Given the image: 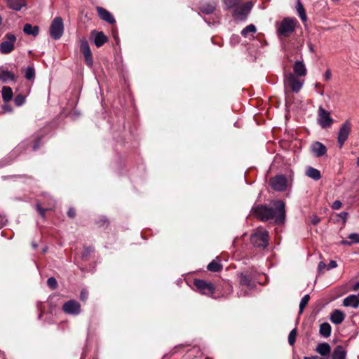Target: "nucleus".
<instances>
[{"label": "nucleus", "instance_id": "nucleus-19", "mask_svg": "<svg viewBox=\"0 0 359 359\" xmlns=\"http://www.w3.org/2000/svg\"><path fill=\"white\" fill-rule=\"evenodd\" d=\"M343 305L344 306H350L354 309H357L359 306L358 296H356L355 294H351L348 296L344 299Z\"/></svg>", "mask_w": 359, "mask_h": 359}, {"label": "nucleus", "instance_id": "nucleus-40", "mask_svg": "<svg viewBox=\"0 0 359 359\" xmlns=\"http://www.w3.org/2000/svg\"><path fill=\"white\" fill-rule=\"evenodd\" d=\"M348 238L351 240V244L353 243H359V234L358 233H351Z\"/></svg>", "mask_w": 359, "mask_h": 359}, {"label": "nucleus", "instance_id": "nucleus-43", "mask_svg": "<svg viewBox=\"0 0 359 359\" xmlns=\"http://www.w3.org/2000/svg\"><path fill=\"white\" fill-rule=\"evenodd\" d=\"M341 205H342L341 202L339 200H336L333 202V203L332 205V208L333 210H339V208H341Z\"/></svg>", "mask_w": 359, "mask_h": 359}, {"label": "nucleus", "instance_id": "nucleus-26", "mask_svg": "<svg viewBox=\"0 0 359 359\" xmlns=\"http://www.w3.org/2000/svg\"><path fill=\"white\" fill-rule=\"evenodd\" d=\"M240 284L242 285H245L248 288H252L253 287V283L252 281V277L250 275L241 273L240 274Z\"/></svg>", "mask_w": 359, "mask_h": 359}, {"label": "nucleus", "instance_id": "nucleus-23", "mask_svg": "<svg viewBox=\"0 0 359 359\" xmlns=\"http://www.w3.org/2000/svg\"><path fill=\"white\" fill-rule=\"evenodd\" d=\"M346 351L341 346L338 345L334 349L332 354V359H346Z\"/></svg>", "mask_w": 359, "mask_h": 359}, {"label": "nucleus", "instance_id": "nucleus-42", "mask_svg": "<svg viewBox=\"0 0 359 359\" xmlns=\"http://www.w3.org/2000/svg\"><path fill=\"white\" fill-rule=\"evenodd\" d=\"M88 297V292L86 290H82L80 294V299L83 302H86Z\"/></svg>", "mask_w": 359, "mask_h": 359}, {"label": "nucleus", "instance_id": "nucleus-56", "mask_svg": "<svg viewBox=\"0 0 359 359\" xmlns=\"http://www.w3.org/2000/svg\"><path fill=\"white\" fill-rule=\"evenodd\" d=\"M32 247L36 249L37 248V245L36 243H32Z\"/></svg>", "mask_w": 359, "mask_h": 359}, {"label": "nucleus", "instance_id": "nucleus-51", "mask_svg": "<svg viewBox=\"0 0 359 359\" xmlns=\"http://www.w3.org/2000/svg\"><path fill=\"white\" fill-rule=\"evenodd\" d=\"M304 359H323V358H321V357H319L318 355H313V356H311V357H304Z\"/></svg>", "mask_w": 359, "mask_h": 359}, {"label": "nucleus", "instance_id": "nucleus-9", "mask_svg": "<svg viewBox=\"0 0 359 359\" xmlns=\"http://www.w3.org/2000/svg\"><path fill=\"white\" fill-rule=\"evenodd\" d=\"M351 130V123L347 120L340 127L338 133L337 142L339 148H341L347 140Z\"/></svg>", "mask_w": 359, "mask_h": 359}, {"label": "nucleus", "instance_id": "nucleus-11", "mask_svg": "<svg viewBox=\"0 0 359 359\" xmlns=\"http://www.w3.org/2000/svg\"><path fill=\"white\" fill-rule=\"evenodd\" d=\"M285 86H288L292 91L298 93L302 88L303 82H301L293 74L288 73L285 76Z\"/></svg>", "mask_w": 359, "mask_h": 359}, {"label": "nucleus", "instance_id": "nucleus-17", "mask_svg": "<svg viewBox=\"0 0 359 359\" xmlns=\"http://www.w3.org/2000/svg\"><path fill=\"white\" fill-rule=\"evenodd\" d=\"M294 73L298 76H304L306 75L307 70L302 61H296L293 65Z\"/></svg>", "mask_w": 359, "mask_h": 359}, {"label": "nucleus", "instance_id": "nucleus-29", "mask_svg": "<svg viewBox=\"0 0 359 359\" xmlns=\"http://www.w3.org/2000/svg\"><path fill=\"white\" fill-rule=\"evenodd\" d=\"M216 4H203L200 6L201 11L205 14H210L215 10Z\"/></svg>", "mask_w": 359, "mask_h": 359}, {"label": "nucleus", "instance_id": "nucleus-45", "mask_svg": "<svg viewBox=\"0 0 359 359\" xmlns=\"http://www.w3.org/2000/svg\"><path fill=\"white\" fill-rule=\"evenodd\" d=\"M67 215L71 218H74L76 215L75 210L72 208H70L67 211Z\"/></svg>", "mask_w": 359, "mask_h": 359}, {"label": "nucleus", "instance_id": "nucleus-7", "mask_svg": "<svg viewBox=\"0 0 359 359\" xmlns=\"http://www.w3.org/2000/svg\"><path fill=\"white\" fill-rule=\"evenodd\" d=\"M194 285L201 294L205 295H212L215 291V285L212 283L204 280L196 279Z\"/></svg>", "mask_w": 359, "mask_h": 359}, {"label": "nucleus", "instance_id": "nucleus-35", "mask_svg": "<svg viewBox=\"0 0 359 359\" xmlns=\"http://www.w3.org/2000/svg\"><path fill=\"white\" fill-rule=\"evenodd\" d=\"M25 78L27 80L33 79L35 76V70L32 67H28L25 70Z\"/></svg>", "mask_w": 359, "mask_h": 359}, {"label": "nucleus", "instance_id": "nucleus-30", "mask_svg": "<svg viewBox=\"0 0 359 359\" xmlns=\"http://www.w3.org/2000/svg\"><path fill=\"white\" fill-rule=\"evenodd\" d=\"M297 13H298L299 18L302 20V22H306L307 17H306V11H305V9H304L302 4L299 1H298L297 4Z\"/></svg>", "mask_w": 359, "mask_h": 359}, {"label": "nucleus", "instance_id": "nucleus-3", "mask_svg": "<svg viewBox=\"0 0 359 359\" xmlns=\"http://www.w3.org/2000/svg\"><path fill=\"white\" fill-rule=\"evenodd\" d=\"M269 233L263 229H259L251 235L250 242L254 247L264 249L267 247L269 242Z\"/></svg>", "mask_w": 359, "mask_h": 359}, {"label": "nucleus", "instance_id": "nucleus-18", "mask_svg": "<svg viewBox=\"0 0 359 359\" xmlns=\"http://www.w3.org/2000/svg\"><path fill=\"white\" fill-rule=\"evenodd\" d=\"M345 318V314L340 310L335 309L330 314V320L335 325L341 324Z\"/></svg>", "mask_w": 359, "mask_h": 359}, {"label": "nucleus", "instance_id": "nucleus-21", "mask_svg": "<svg viewBox=\"0 0 359 359\" xmlns=\"http://www.w3.org/2000/svg\"><path fill=\"white\" fill-rule=\"evenodd\" d=\"M23 32L27 35L36 37L39 35V27L37 25L33 26L29 23H26L23 27Z\"/></svg>", "mask_w": 359, "mask_h": 359}, {"label": "nucleus", "instance_id": "nucleus-50", "mask_svg": "<svg viewBox=\"0 0 359 359\" xmlns=\"http://www.w3.org/2000/svg\"><path fill=\"white\" fill-rule=\"evenodd\" d=\"M326 267V265L323 262H320L319 264H318V270L319 271H322L323 269H325Z\"/></svg>", "mask_w": 359, "mask_h": 359}, {"label": "nucleus", "instance_id": "nucleus-55", "mask_svg": "<svg viewBox=\"0 0 359 359\" xmlns=\"http://www.w3.org/2000/svg\"><path fill=\"white\" fill-rule=\"evenodd\" d=\"M309 50L311 51V52H313L314 51V49H313V45L312 44H309Z\"/></svg>", "mask_w": 359, "mask_h": 359}, {"label": "nucleus", "instance_id": "nucleus-8", "mask_svg": "<svg viewBox=\"0 0 359 359\" xmlns=\"http://www.w3.org/2000/svg\"><path fill=\"white\" fill-rule=\"evenodd\" d=\"M79 48L80 51L83 55L86 65L88 67H92L93 65V55L88 42L86 38H82L80 39Z\"/></svg>", "mask_w": 359, "mask_h": 359}, {"label": "nucleus", "instance_id": "nucleus-41", "mask_svg": "<svg viewBox=\"0 0 359 359\" xmlns=\"http://www.w3.org/2000/svg\"><path fill=\"white\" fill-rule=\"evenodd\" d=\"M320 221V218L317 215H313L310 217L309 223L313 225H317Z\"/></svg>", "mask_w": 359, "mask_h": 359}, {"label": "nucleus", "instance_id": "nucleus-58", "mask_svg": "<svg viewBox=\"0 0 359 359\" xmlns=\"http://www.w3.org/2000/svg\"><path fill=\"white\" fill-rule=\"evenodd\" d=\"M4 165H5V164H4ZM2 166H3V165H0V168H1V167H2Z\"/></svg>", "mask_w": 359, "mask_h": 359}, {"label": "nucleus", "instance_id": "nucleus-54", "mask_svg": "<svg viewBox=\"0 0 359 359\" xmlns=\"http://www.w3.org/2000/svg\"><path fill=\"white\" fill-rule=\"evenodd\" d=\"M359 289V281L353 285V290H357Z\"/></svg>", "mask_w": 359, "mask_h": 359}, {"label": "nucleus", "instance_id": "nucleus-37", "mask_svg": "<svg viewBox=\"0 0 359 359\" xmlns=\"http://www.w3.org/2000/svg\"><path fill=\"white\" fill-rule=\"evenodd\" d=\"M94 252V248L90 246V247H85L83 249V251L81 254V257L83 259H87L88 257L90 255L91 253Z\"/></svg>", "mask_w": 359, "mask_h": 359}, {"label": "nucleus", "instance_id": "nucleus-48", "mask_svg": "<svg viewBox=\"0 0 359 359\" xmlns=\"http://www.w3.org/2000/svg\"><path fill=\"white\" fill-rule=\"evenodd\" d=\"M3 109L4 110V111H6V112L12 111V107L8 104H4L3 106Z\"/></svg>", "mask_w": 359, "mask_h": 359}, {"label": "nucleus", "instance_id": "nucleus-38", "mask_svg": "<svg viewBox=\"0 0 359 359\" xmlns=\"http://www.w3.org/2000/svg\"><path fill=\"white\" fill-rule=\"evenodd\" d=\"M25 96L22 94H19V95H16L14 99L15 104L17 107L22 106L25 103Z\"/></svg>", "mask_w": 359, "mask_h": 359}, {"label": "nucleus", "instance_id": "nucleus-12", "mask_svg": "<svg viewBox=\"0 0 359 359\" xmlns=\"http://www.w3.org/2000/svg\"><path fill=\"white\" fill-rule=\"evenodd\" d=\"M270 185L276 191H284L287 189V181L284 175H276L271 179Z\"/></svg>", "mask_w": 359, "mask_h": 359}, {"label": "nucleus", "instance_id": "nucleus-6", "mask_svg": "<svg viewBox=\"0 0 359 359\" xmlns=\"http://www.w3.org/2000/svg\"><path fill=\"white\" fill-rule=\"evenodd\" d=\"M317 121L322 128H328L333 123V119L330 116V113L322 106H320L318 108Z\"/></svg>", "mask_w": 359, "mask_h": 359}, {"label": "nucleus", "instance_id": "nucleus-49", "mask_svg": "<svg viewBox=\"0 0 359 359\" xmlns=\"http://www.w3.org/2000/svg\"><path fill=\"white\" fill-rule=\"evenodd\" d=\"M339 216L341 218H342L344 221H346V219H347V217H348V212H341L339 215Z\"/></svg>", "mask_w": 359, "mask_h": 359}, {"label": "nucleus", "instance_id": "nucleus-34", "mask_svg": "<svg viewBox=\"0 0 359 359\" xmlns=\"http://www.w3.org/2000/svg\"><path fill=\"white\" fill-rule=\"evenodd\" d=\"M310 300L309 294H305L301 299L299 304V313H302Z\"/></svg>", "mask_w": 359, "mask_h": 359}, {"label": "nucleus", "instance_id": "nucleus-36", "mask_svg": "<svg viewBox=\"0 0 359 359\" xmlns=\"http://www.w3.org/2000/svg\"><path fill=\"white\" fill-rule=\"evenodd\" d=\"M297 337V329L294 328L290 331L288 335V343L290 346H293L295 343Z\"/></svg>", "mask_w": 359, "mask_h": 359}, {"label": "nucleus", "instance_id": "nucleus-13", "mask_svg": "<svg viewBox=\"0 0 359 359\" xmlns=\"http://www.w3.org/2000/svg\"><path fill=\"white\" fill-rule=\"evenodd\" d=\"M62 310L67 314L77 316L81 313V304L77 301L71 299L64 303Z\"/></svg>", "mask_w": 359, "mask_h": 359}, {"label": "nucleus", "instance_id": "nucleus-1", "mask_svg": "<svg viewBox=\"0 0 359 359\" xmlns=\"http://www.w3.org/2000/svg\"><path fill=\"white\" fill-rule=\"evenodd\" d=\"M273 208L266 205H257L252 208V213L261 221L266 222L274 219L275 222L281 224L285 221V203L283 201H275Z\"/></svg>", "mask_w": 359, "mask_h": 359}, {"label": "nucleus", "instance_id": "nucleus-20", "mask_svg": "<svg viewBox=\"0 0 359 359\" xmlns=\"http://www.w3.org/2000/svg\"><path fill=\"white\" fill-rule=\"evenodd\" d=\"M6 1L10 8L16 11H20L27 4L25 0H6Z\"/></svg>", "mask_w": 359, "mask_h": 359}, {"label": "nucleus", "instance_id": "nucleus-14", "mask_svg": "<svg viewBox=\"0 0 359 359\" xmlns=\"http://www.w3.org/2000/svg\"><path fill=\"white\" fill-rule=\"evenodd\" d=\"M311 151L316 157H321L327 152L326 147L320 142H315L311 146Z\"/></svg>", "mask_w": 359, "mask_h": 359}, {"label": "nucleus", "instance_id": "nucleus-44", "mask_svg": "<svg viewBox=\"0 0 359 359\" xmlns=\"http://www.w3.org/2000/svg\"><path fill=\"white\" fill-rule=\"evenodd\" d=\"M337 266V262L334 261V260H331L330 261L327 266V270H330V269H334Z\"/></svg>", "mask_w": 359, "mask_h": 359}, {"label": "nucleus", "instance_id": "nucleus-52", "mask_svg": "<svg viewBox=\"0 0 359 359\" xmlns=\"http://www.w3.org/2000/svg\"><path fill=\"white\" fill-rule=\"evenodd\" d=\"M341 244L346 245H351V242L348 241L343 240V241H341Z\"/></svg>", "mask_w": 359, "mask_h": 359}, {"label": "nucleus", "instance_id": "nucleus-28", "mask_svg": "<svg viewBox=\"0 0 359 359\" xmlns=\"http://www.w3.org/2000/svg\"><path fill=\"white\" fill-rule=\"evenodd\" d=\"M2 98L4 102H8L11 100L13 97V90L11 88L8 86H4L1 90Z\"/></svg>", "mask_w": 359, "mask_h": 359}, {"label": "nucleus", "instance_id": "nucleus-27", "mask_svg": "<svg viewBox=\"0 0 359 359\" xmlns=\"http://www.w3.org/2000/svg\"><path fill=\"white\" fill-rule=\"evenodd\" d=\"M320 334L325 337L327 338L331 334V326L328 323H323L320 326L319 330Z\"/></svg>", "mask_w": 359, "mask_h": 359}, {"label": "nucleus", "instance_id": "nucleus-25", "mask_svg": "<svg viewBox=\"0 0 359 359\" xmlns=\"http://www.w3.org/2000/svg\"><path fill=\"white\" fill-rule=\"evenodd\" d=\"M306 175L316 181L321 178L320 172L313 167H308L306 170Z\"/></svg>", "mask_w": 359, "mask_h": 359}, {"label": "nucleus", "instance_id": "nucleus-10", "mask_svg": "<svg viewBox=\"0 0 359 359\" xmlns=\"http://www.w3.org/2000/svg\"><path fill=\"white\" fill-rule=\"evenodd\" d=\"M252 3L247 2L236 6L233 12V17L239 20H245L252 8Z\"/></svg>", "mask_w": 359, "mask_h": 359}, {"label": "nucleus", "instance_id": "nucleus-2", "mask_svg": "<svg viewBox=\"0 0 359 359\" xmlns=\"http://www.w3.org/2000/svg\"><path fill=\"white\" fill-rule=\"evenodd\" d=\"M296 20L290 18H285L277 26V34L278 36L287 37L295 29Z\"/></svg>", "mask_w": 359, "mask_h": 359}, {"label": "nucleus", "instance_id": "nucleus-39", "mask_svg": "<svg viewBox=\"0 0 359 359\" xmlns=\"http://www.w3.org/2000/svg\"><path fill=\"white\" fill-rule=\"evenodd\" d=\"M47 285L52 290H55L57 287V282L54 277H50L48 279Z\"/></svg>", "mask_w": 359, "mask_h": 359}, {"label": "nucleus", "instance_id": "nucleus-31", "mask_svg": "<svg viewBox=\"0 0 359 359\" xmlns=\"http://www.w3.org/2000/svg\"><path fill=\"white\" fill-rule=\"evenodd\" d=\"M222 265L217 260H212L207 266L210 271L218 272L222 269Z\"/></svg>", "mask_w": 359, "mask_h": 359}, {"label": "nucleus", "instance_id": "nucleus-24", "mask_svg": "<svg viewBox=\"0 0 359 359\" xmlns=\"http://www.w3.org/2000/svg\"><path fill=\"white\" fill-rule=\"evenodd\" d=\"M0 80L4 83L7 82L8 81H15V77L13 74H12L8 70L6 69L4 67H0Z\"/></svg>", "mask_w": 359, "mask_h": 359}, {"label": "nucleus", "instance_id": "nucleus-4", "mask_svg": "<svg viewBox=\"0 0 359 359\" xmlns=\"http://www.w3.org/2000/svg\"><path fill=\"white\" fill-rule=\"evenodd\" d=\"M16 42V36L12 33H7L4 36L1 43H0V53L2 54H8L15 48Z\"/></svg>", "mask_w": 359, "mask_h": 359}, {"label": "nucleus", "instance_id": "nucleus-47", "mask_svg": "<svg viewBox=\"0 0 359 359\" xmlns=\"http://www.w3.org/2000/svg\"><path fill=\"white\" fill-rule=\"evenodd\" d=\"M331 75H332V74H331V72H330V69L326 70V72H325V75H324L325 79L326 81L330 80V78H331Z\"/></svg>", "mask_w": 359, "mask_h": 359}, {"label": "nucleus", "instance_id": "nucleus-22", "mask_svg": "<svg viewBox=\"0 0 359 359\" xmlns=\"http://www.w3.org/2000/svg\"><path fill=\"white\" fill-rule=\"evenodd\" d=\"M316 351L322 356H328L331 352V347L327 342L320 343L316 346Z\"/></svg>", "mask_w": 359, "mask_h": 359}, {"label": "nucleus", "instance_id": "nucleus-33", "mask_svg": "<svg viewBox=\"0 0 359 359\" xmlns=\"http://www.w3.org/2000/svg\"><path fill=\"white\" fill-rule=\"evenodd\" d=\"M226 9L238 6L243 0H222Z\"/></svg>", "mask_w": 359, "mask_h": 359}, {"label": "nucleus", "instance_id": "nucleus-53", "mask_svg": "<svg viewBox=\"0 0 359 359\" xmlns=\"http://www.w3.org/2000/svg\"><path fill=\"white\" fill-rule=\"evenodd\" d=\"M39 140H37L33 147V149L35 151L39 148Z\"/></svg>", "mask_w": 359, "mask_h": 359}, {"label": "nucleus", "instance_id": "nucleus-5", "mask_svg": "<svg viewBox=\"0 0 359 359\" xmlns=\"http://www.w3.org/2000/svg\"><path fill=\"white\" fill-rule=\"evenodd\" d=\"M64 32L63 20L60 17H56L52 21L50 26V35L55 39L58 40L61 38Z\"/></svg>", "mask_w": 359, "mask_h": 359}, {"label": "nucleus", "instance_id": "nucleus-57", "mask_svg": "<svg viewBox=\"0 0 359 359\" xmlns=\"http://www.w3.org/2000/svg\"><path fill=\"white\" fill-rule=\"evenodd\" d=\"M357 165L359 167V157L357 159Z\"/></svg>", "mask_w": 359, "mask_h": 359}, {"label": "nucleus", "instance_id": "nucleus-16", "mask_svg": "<svg viewBox=\"0 0 359 359\" xmlns=\"http://www.w3.org/2000/svg\"><path fill=\"white\" fill-rule=\"evenodd\" d=\"M92 36H94V43L97 47H101L103 46L108 40L107 37L102 32H96V31H93L91 33Z\"/></svg>", "mask_w": 359, "mask_h": 359}, {"label": "nucleus", "instance_id": "nucleus-46", "mask_svg": "<svg viewBox=\"0 0 359 359\" xmlns=\"http://www.w3.org/2000/svg\"><path fill=\"white\" fill-rule=\"evenodd\" d=\"M36 209L39 211V214L41 215V217L45 216V211L46 210L44 208H42L39 204L36 205Z\"/></svg>", "mask_w": 359, "mask_h": 359}, {"label": "nucleus", "instance_id": "nucleus-32", "mask_svg": "<svg viewBox=\"0 0 359 359\" xmlns=\"http://www.w3.org/2000/svg\"><path fill=\"white\" fill-rule=\"evenodd\" d=\"M256 30H257L256 27L254 25L250 24V25H248L247 27H245L241 31V35L243 37H248L250 34H255L256 32Z\"/></svg>", "mask_w": 359, "mask_h": 359}, {"label": "nucleus", "instance_id": "nucleus-15", "mask_svg": "<svg viewBox=\"0 0 359 359\" xmlns=\"http://www.w3.org/2000/svg\"><path fill=\"white\" fill-rule=\"evenodd\" d=\"M97 11L102 20L109 22V24H114L115 22V19L113 15L104 8L97 7Z\"/></svg>", "mask_w": 359, "mask_h": 359}]
</instances>
